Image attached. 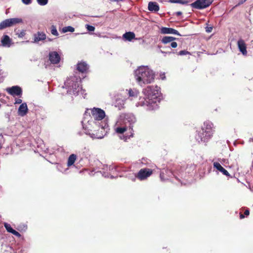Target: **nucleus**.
Masks as SVG:
<instances>
[{
	"label": "nucleus",
	"mask_w": 253,
	"mask_h": 253,
	"mask_svg": "<svg viewBox=\"0 0 253 253\" xmlns=\"http://www.w3.org/2000/svg\"><path fill=\"white\" fill-rule=\"evenodd\" d=\"M160 88L158 86H147L143 89L142 92L145 97H140L139 101L136 103V106L146 107L148 110H153L157 106L162 98Z\"/></svg>",
	"instance_id": "1"
},
{
	"label": "nucleus",
	"mask_w": 253,
	"mask_h": 253,
	"mask_svg": "<svg viewBox=\"0 0 253 253\" xmlns=\"http://www.w3.org/2000/svg\"><path fill=\"white\" fill-rule=\"evenodd\" d=\"M134 77L136 83L143 86L154 81L155 73L149 66H140L134 70Z\"/></svg>",
	"instance_id": "2"
},
{
	"label": "nucleus",
	"mask_w": 253,
	"mask_h": 253,
	"mask_svg": "<svg viewBox=\"0 0 253 253\" xmlns=\"http://www.w3.org/2000/svg\"><path fill=\"white\" fill-rule=\"evenodd\" d=\"M81 79L76 76H72L68 78L64 83V86L63 87H65L67 89L68 93L77 95L79 92L83 93L84 90H83L80 86Z\"/></svg>",
	"instance_id": "3"
},
{
	"label": "nucleus",
	"mask_w": 253,
	"mask_h": 253,
	"mask_svg": "<svg viewBox=\"0 0 253 253\" xmlns=\"http://www.w3.org/2000/svg\"><path fill=\"white\" fill-rule=\"evenodd\" d=\"M213 124L210 121H207L204 123L201 131H199L196 136L197 140L206 142L212 136L214 130Z\"/></svg>",
	"instance_id": "4"
},
{
	"label": "nucleus",
	"mask_w": 253,
	"mask_h": 253,
	"mask_svg": "<svg viewBox=\"0 0 253 253\" xmlns=\"http://www.w3.org/2000/svg\"><path fill=\"white\" fill-rule=\"evenodd\" d=\"M126 93L127 96L126 101H130L133 102V103H136L139 101V91L135 88H129L126 90Z\"/></svg>",
	"instance_id": "5"
},
{
	"label": "nucleus",
	"mask_w": 253,
	"mask_h": 253,
	"mask_svg": "<svg viewBox=\"0 0 253 253\" xmlns=\"http://www.w3.org/2000/svg\"><path fill=\"white\" fill-rule=\"evenodd\" d=\"M136 119L134 115L132 114H127L125 115L124 124L128 126V129L130 136H132L133 134V125L135 123Z\"/></svg>",
	"instance_id": "6"
},
{
	"label": "nucleus",
	"mask_w": 253,
	"mask_h": 253,
	"mask_svg": "<svg viewBox=\"0 0 253 253\" xmlns=\"http://www.w3.org/2000/svg\"><path fill=\"white\" fill-rule=\"evenodd\" d=\"M213 0H197L191 4V6L198 9H204L209 6Z\"/></svg>",
	"instance_id": "7"
},
{
	"label": "nucleus",
	"mask_w": 253,
	"mask_h": 253,
	"mask_svg": "<svg viewBox=\"0 0 253 253\" xmlns=\"http://www.w3.org/2000/svg\"><path fill=\"white\" fill-rule=\"evenodd\" d=\"M152 173V170L149 169H142L137 174V175L132 179L135 181L136 177L140 180H143L150 176Z\"/></svg>",
	"instance_id": "8"
},
{
	"label": "nucleus",
	"mask_w": 253,
	"mask_h": 253,
	"mask_svg": "<svg viewBox=\"0 0 253 253\" xmlns=\"http://www.w3.org/2000/svg\"><path fill=\"white\" fill-rule=\"evenodd\" d=\"M91 115L96 121H100L105 117V112L98 108H93L91 110Z\"/></svg>",
	"instance_id": "9"
},
{
	"label": "nucleus",
	"mask_w": 253,
	"mask_h": 253,
	"mask_svg": "<svg viewBox=\"0 0 253 253\" xmlns=\"http://www.w3.org/2000/svg\"><path fill=\"white\" fill-rule=\"evenodd\" d=\"M5 90L8 94L12 96H21L22 93L21 88L18 85L7 87Z\"/></svg>",
	"instance_id": "10"
},
{
	"label": "nucleus",
	"mask_w": 253,
	"mask_h": 253,
	"mask_svg": "<svg viewBox=\"0 0 253 253\" xmlns=\"http://www.w3.org/2000/svg\"><path fill=\"white\" fill-rule=\"evenodd\" d=\"M49 59L52 64H58L61 59L60 55L57 51H51L49 53Z\"/></svg>",
	"instance_id": "11"
},
{
	"label": "nucleus",
	"mask_w": 253,
	"mask_h": 253,
	"mask_svg": "<svg viewBox=\"0 0 253 253\" xmlns=\"http://www.w3.org/2000/svg\"><path fill=\"white\" fill-rule=\"evenodd\" d=\"M92 123H94L93 121L86 120V118H84V121H82L83 127L84 130V133L86 134L90 135V131H91V125Z\"/></svg>",
	"instance_id": "12"
},
{
	"label": "nucleus",
	"mask_w": 253,
	"mask_h": 253,
	"mask_svg": "<svg viewBox=\"0 0 253 253\" xmlns=\"http://www.w3.org/2000/svg\"><path fill=\"white\" fill-rule=\"evenodd\" d=\"M115 131L119 134H123L125 132H126V134L127 135V136L130 137V133H129L128 126L126 125V124H123L120 126H116L115 129Z\"/></svg>",
	"instance_id": "13"
},
{
	"label": "nucleus",
	"mask_w": 253,
	"mask_h": 253,
	"mask_svg": "<svg viewBox=\"0 0 253 253\" xmlns=\"http://www.w3.org/2000/svg\"><path fill=\"white\" fill-rule=\"evenodd\" d=\"M238 47L240 50V51L244 55L247 54V46L245 43V41L242 39H240L238 40Z\"/></svg>",
	"instance_id": "14"
},
{
	"label": "nucleus",
	"mask_w": 253,
	"mask_h": 253,
	"mask_svg": "<svg viewBox=\"0 0 253 253\" xmlns=\"http://www.w3.org/2000/svg\"><path fill=\"white\" fill-rule=\"evenodd\" d=\"M28 107L26 103H22L18 110V114L21 117L25 116L28 113Z\"/></svg>",
	"instance_id": "15"
},
{
	"label": "nucleus",
	"mask_w": 253,
	"mask_h": 253,
	"mask_svg": "<svg viewBox=\"0 0 253 253\" xmlns=\"http://www.w3.org/2000/svg\"><path fill=\"white\" fill-rule=\"evenodd\" d=\"M46 35L43 32H38L34 35L33 42L38 43L46 39Z\"/></svg>",
	"instance_id": "16"
},
{
	"label": "nucleus",
	"mask_w": 253,
	"mask_h": 253,
	"mask_svg": "<svg viewBox=\"0 0 253 253\" xmlns=\"http://www.w3.org/2000/svg\"><path fill=\"white\" fill-rule=\"evenodd\" d=\"M161 32L164 34H174L179 36L180 35L177 30L171 28L163 27L161 30Z\"/></svg>",
	"instance_id": "17"
},
{
	"label": "nucleus",
	"mask_w": 253,
	"mask_h": 253,
	"mask_svg": "<svg viewBox=\"0 0 253 253\" xmlns=\"http://www.w3.org/2000/svg\"><path fill=\"white\" fill-rule=\"evenodd\" d=\"M213 168L216 169L218 171H220L223 174L229 176L230 174L224 168H223L220 164L218 162H214L213 164Z\"/></svg>",
	"instance_id": "18"
},
{
	"label": "nucleus",
	"mask_w": 253,
	"mask_h": 253,
	"mask_svg": "<svg viewBox=\"0 0 253 253\" xmlns=\"http://www.w3.org/2000/svg\"><path fill=\"white\" fill-rule=\"evenodd\" d=\"M11 39L7 35H4L1 39V44L4 47H9L11 43Z\"/></svg>",
	"instance_id": "19"
},
{
	"label": "nucleus",
	"mask_w": 253,
	"mask_h": 253,
	"mask_svg": "<svg viewBox=\"0 0 253 253\" xmlns=\"http://www.w3.org/2000/svg\"><path fill=\"white\" fill-rule=\"evenodd\" d=\"M148 10L150 11L157 12L159 10V6L156 2L150 1L148 3Z\"/></svg>",
	"instance_id": "20"
},
{
	"label": "nucleus",
	"mask_w": 253,
	"mask_h": 253,
	"mask_svg": "<svg viewBox=\"0 0 253 253\" xmlns=\"http://www.w3.org/2000/svg\"><path fill=\"white\" fill-rule=\"evenodd\" d=\"M88 68V65L84 62H80L77 65V70L82 73L86 72Z\"/></svg>",
	"instance_id": "21"
},
{
	"label": "nucleus",
	"mask_w": 253,
	"mask_h": 253,
	"mask_svg": "<svg viewBox=\"0 0 253 253\" xmlns=\"http://www.w3.org/2000/svg\"><path fill=\"white\" fill-rule=\"evenodd\" d=\"M135 36L134 33L128 32L125 33L123 35V37L126 41H131L132 39H134L135 38Z\"/></svg>",
	"instance_id": "22"
},
{
	"label": "nucleus",
	"mask_w": 253,
	"mask_h": 253,
	"mask_svg": "<svg viewBox=\"0 0 253 253\" xmlns=\"http://www.w3.org/2000/svg\"><path fill=\"white\" fill-rule=\"evenodd\" d=\"M9 25L10 27H12L17 24L21 23L23 22V20L21 18H13L8 19Z\"/></svg>",
	"instance_id": "23"
},
{
	"label": "nucleus",
	"mask_w": 253,
	"mask_h": 253,
	"mask_svg": "<svg viewBox=\"0 0 253 253\" xmlns=\"http://www.w3.org/2000/svg\"><path fill=\"white\" fill-rule=\"evenodd\" d=\"M77 157L76 155L75 154H72L71 155L68 159V162H67V165L68 167L71 166L74 164L75 163Z\"/></svg>",
	"instance_id": "24"
},
{
	"label": "nucleus",
	"mask_w": 253,
	"mask_h": 253,
	"mask_svg": "<svg viewBox=\"0 0 253 253\" xmlns=\"http://www.w3.org/2000/svg\"><path fill=\"white\" fill-rule=\"evenodd\" d=\"M8 27H10L8 19H6L0 23V30Z\"/></svg>",
	"instance_id": "25"
},
{
	"label": "nucleus",
	"mask_w": 253,
	"mask_h": 253,
	"mask_svg": "<svg viewBox=\"0 0 253 253\" xmlns=\"http://www.w3.org/2000/svg\"><path fill=\"white\" fill-rule=\"evenodd\" d=\"M175 39V38L172 37H165L162 39V42L164 43H168L169 42H172L173 40Z\"/></svg>",
	"instance_id": "26"
},
{
	"label": "nucleus",
	"mask_w": 253,
	"mask_h": 253,
	"mask_svg": "<svg viewBox=\"0 0 253 253\" xmlns=\"http://www.w3.org/2000/svg\"><path fill=\"white\" fill-rule=\"evenodd\" d=\"M74 31H75L74 28H73L72 26H70L64 27L62 29V32L63 33H67L68 32H74Z\"/></svg>",
	"instance_id": "27"
},
{
	"label": "nucleus",
	"mask_w": 253,
	"mask_h": 253,
	"mask_svg": "<svg viewBox=\"0 0 253 253\" xmlns=\"http://www.w3.org/2000/svg\"><path fill=\"white\" fill-rule=\"evenodd\" d=\"M124 100L119 98L116 100V106H118L120 109L124 107Z\"/></svg>",
	"instance_id": "28"
},
{
	"label": "nucleus",
	"mask_w": 253,
	"mask_h": 253,
	"mask_svg": "<svg viewBox=\"0 0 253 253\" xmlns=\"http://www.w3.org/2000/svg\"><path fill=\"white\" fill-rule=\"evenodd\" d=\"M98 123L99 125V126L101 127V129H104V130L105 131V133L107 132V129L108 127V125L107 123L106 122H96L95 123Z\"/></svg>",
	"instance_id": "29"
},
{
	"label": "nucleus",
	"mask_w": 253,
	"mask_h": 253,
	"mask_svg": "<svg viewBox=\"0 0 253 253\" xmlns=\"http://www.w3.org/2000/svg\"><path fill=\"white\" fill-rule=\"evenodd\" d=\"M50 32L52 35L55 36H58L59 34L57 31L56 27L54 25H52L50 28Z\"/></svg>",
	"instance_id": "30"
},
{
	"label": "nucleus",
	"mask_w": 253,
	"mask_h": 253,
	"mask_svg": "<svg viewBox=\"0 0 253 253\" xmlns=\"http://www.w3.org/2000/svg\"><path fill=\"white\" fill-rule=\"evenodd\" d=\"M4 226L8 232L12 233L14 229L11 227L10 225L7 223H4Z\"/></svg>",
	"instance_id": "31"
},
{
	"label": "nucleus",
	"mask_w": 253,
	"mask_h": 253,
	"mask_svg": "<svg viewBox=\"0 0 253 253\" xmlns=\"http://www.w3.org/2000/svg\"><path fill=\"white\" fill-rule=\"evenodd\" d=\"M37 2L40 5H45L48 3V0H37Z\"/></svg>",
	"instance_id": "32"
},
{
	"label": "nucleus",
	"mask_w": 253,
	"mask_h": 253,
	"mask_svg": "<svg viewBox=\"0 0 253 253\" xmlns=\"http://www.w3.org/2000/svg\"><path fill=\"white\" fill-rule=\"evenodd\" d=\"M5 76L6 74L2 70H0V83L3 81Z\"/></svg>",
	"instance_id": "33"
},
{
	"label": "nucleus",
	"mask_w": 253,
	"mask_h": 253,
	"mask_svg": "<svg viewBox=\"0 0 253 253\" xmlns=\"http://www.w3.org/2000/svg\"><path fill=\"white\" fill-rule=\"evenodd\" d=\"M85 28L89 32H93L95 30V27L94 26L88 24L85 25Z\"/></svg>",
	"instance_id": "34"
},
{
	"label": "nucleus",
	"mask_w": 253,
	"mask_h": 253,
	"mask_svg": "<svg viewBox=\"0 0 253 253\" xmlns=\"http://www.w3.org/2000/svg\"><path fill=\"white\" fill-rule=\"evenodd\" d=\"M190 52L189 51H186V50H181L180 51L178 54L179 55H184L187 54H190Z\"/></svg>",
	"instance_id": "35"
},
{
	"label": "nucleus",
	"mask_w": 253,
	"mask_h": 253,
	"mask_svg": "<svg viewBox=\"0 0 253 253\" xmlns=\"http://www.w3.org/2000/svg\"><path fill=\"white\" fill-rule=\"evenodd\" d=\"M12 234H13L14 235L16 236L17 237H21V234L19 232H18L17 231H16L15 230H14L12 231Z\"/></svg>",
	"instance_id": "36"
},
{
	"label": "nucleus",
	"mask_w": 253,
	"mask_h": 253,
	"mask_svg": "<svg viewBox=\"0 0 253 253\" xmlns=\"http://www.w3.org/2000/svg\"><path fill=\"white\" fill-rule=\"evenodd\" d=\"M23 3L26 5H28L31 3L32 0H22Z\"/></svg>",
	"instance_id": "37"
},
{
	"label": "nucleus",
	"mask_w": 253,
	"mask_h": 253,
	"mask_svg": "<svg viewBox=\"0 0 253 253\" xmlns=\"http://www.w3.org/2000/svg\"><path fill=\"white\" fill-rule=\"evenodd\" d=\"M189 2L188 0H179V3L182 4H186Z\"/></svg>",
	"instance_id": "38"
},
{
	"label": "nucleus",
	"mask_w": 253,
	"mask_h": 253,
	"mask_svg": "<svg viewBox=\"0 0 253 253\" xmlns=\"http://www.w3.org/2000/svg\"><path fill=\"white\" fill-rule=\"evenodd\" d=\"M177 46V44L176 42H171V43H170V46L172 48H175Z\"/></svg>",
	"instance_id": "39"
},
{
	"label": "nucleus",
	"mask_w": 253,
	"mask_h": 253,
	"mask_svg": "<svg viewBox=\"0 0 253 253\" xmlns=\"http://www.w3.org/2000/svg\"><path fill=\"white\" fill-rule=\"evenodd\" d=\"M22 100L21 99L17 98L15 99V104H22Z\"/></svg>",
	"instance_id": "40"
},
{
	"label": "nucleus",
	"mask_w": 253,
	"mask_h": 253,
	"mask_svg": "<svg viewBox=\"0 0 253 253\" xmlns=\"http://www.w3.org/2000/svg\"><path fill=\"white\" fill-rule=\"evenodd\" d=\"M25 32L24 31H22L18 35V37H20V38H22V37H24L25 36Z\"/></svg>",
	"instance_id": "41"
},
{
	"label": "nucleus",
	"mask_w": 253,
	"mask_h": 253,
	"mask_svg": "<svg viewBox=\"0 0 253 253\" xmlns=\"http://www.w3.org/2000/svg\"><path fill=\"white\" fill-rule=\"evenodd\" d=\"M103 137H104L103 135H102V136H91V137L93 138H98V139H102V138H103Z\"/></svg>",
	"instance_id": "42"
},
{
	"label": "nucleus",
	"mask_w": 253,
	"mask_h": 253,
	"mask_svg": "<svg viewBox=\"0 0 253 253\" xmlns=\"http://www.w3.org/2000/svg\"><path fill=\"white\" fill-rule=\"evenodd\" d=\"M170 2L171 3H178L179 0H169Z\"/></svg>",
	"instance_id": "43"
},
{
	"label": "nucleus",
	"mask_w": 253,
	"mask_h": 253,
	"mask_svg": "<svg viewBox=\"0 0 253 253\" xmlns=\"http://www.w3.org/2000/svg\"><path fill=\"white\" fill-rule=\"evenodd\" d=\"M249 213H250V211H249V210H246L245 211V212H244V214L246 215H249Z\"/></svg>",
	"instance_id": "44"
},
{
	"label": "nucleus",
	"mask_w": 253,
	"mask_h": 253,
	"mask_svg": "<svg viewBox=\"0 0 253 253\" xmlns=\"http://www.w3.org/2000/svg\"><path fill=\"white\" fill-rule=\"evenodd\" d=\"M182 14V12L181 11H177L176 12V15L177 16L181 15Z\"/></svg>",
	"instance_id": "45"
},
{
	"label": "nucleus",
	"mask_w": 253,
	"mask_h": 253,
	"mask_svg": "<svg viewBox=\"0 0 253 253\" xmlns=\"http://www.w3.org/2000/svg\"><path fill=\"white\" fill-rule=\"evenodd\" d=\"M247 0H240V2H239V4H242L244 2H245Z\"/></svg>",
	"instance_id": "46"
},
{
	"label": "nucleus",
	"mask_w": 253,
	"mask_h": 253,
	"mask_svg": "<svg viewBox=\"0 0 253 253\" xmlns=\"http://www.w3.org/2000/svg\"><path fill=\"white\" fill-rule=\"evenodd\" d=\"M240 217L241 219H243V218H244L245 217V216L242 213H240Z\"/></svg>",
	"instance_id": "47"
},
{
	"label": "nucleus",
	"mask_w": 253,
	"mask_h": 253,
	"mask_svg": "<svg viewBox=\"0 0 253 253\" xmlns=\"http://www.w3.org/2000/svg\"><path fill=\"white\" fill-rule=\"evenodd\" d=\"M103 175L105 177H109V176H108V175L105 174V173H104L103 174Z\"/></svg>",
	"instance_id": "48"
},
{
	"label": "nucleus",
	"mask_w": 253,
	"mask_h": 253,
	"mask_svg": "<svg viewBox=\"0 0 253 253\" xmlns=\"http://www.w3.org/2000/svg\"><path fill=\"white\" fill-rule=\"evenodd\" d=\"M48 41H51V39H48Z\"/></svg>",
	"instance_id": "49"
},
{
	"label": "nucleus",
	"mask_w": 253,
	"mask_h": 253,
	"mask_svg": "<svg viewBox=\"0 0 253 253\" xmlns=\"http://www.w3.org/2000/svg\"><path fill=\"white\" fill-rule=\"evenodd\" d=\"M113 177H113V176H111V178H113Z\"/></svg>",
	"instance_id": "50"
}]
</instances>
